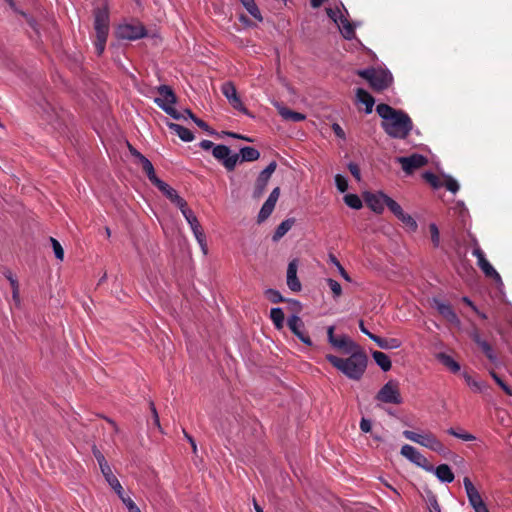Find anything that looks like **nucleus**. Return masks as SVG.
<instances>
[{
	"mask_svg": "<svg viewBox=\"0 0 512 512\" xmlns=\"http://www.w3.org/2000/svg\"><path fill=\"white\" fill-rule=\"evenodd\" d=\"M149 408H150L151 413H152V423H153V425L161 430L159 416H158L157 410H156L153 402H149Z\"/></svg>",
	"mask_w": 512,
	"mask_h": 512,
	"instance_id": "4d7b16f0",
	"label": "nucleus"
},
{
	"mask_svg": "<svg viewBox=\"0 0 512 512\" xmlns=\"http://www.w3.org/2000/svg\"><path fill=\"white\" fill-rule=\"evenodd\" d=\"M386 206L397 218H399L400 216H403L404 211H403L402 207L392 198L389 197V200H388Z\"/></svg>",
	"mask_w": 512,
	"mask_h": 512,
	"instance_id": "49530a36",
	"label": "nucleus"
},
{
	"mask_svg": "<svg viewBox=\"0 0 512 512\" xmlns=\"http://www.w3.org/2000/svg\"><path fill=\"white\" fill-rule=\"evenodd\" d=\"M403 224H405L410 230L415 231L417 229V223L416 221L405 212L403 213V216H400L398 218Z\"/></svg>",
	"mask_w": 512,
	"mask_h": 512,
	"instance_id": "864d4df0",
	"label": "nucleus"
},
{
	"mask_svg": "<svg viewBox=\"0 0 512 512\" xmlns=\"http://www.w3.org/2000/svg\"><path fill=\"white\" fill-rule=\"evenodd\" d=\"M130 156L133 157L134 165H136L142 170V172L147 176V178L152 184L159 180L151 161L147 159L144 155H142L132 145H130Z\"/></svg>",
	"mask_w": 512,
	"mask_h": 512,
	"instance_id": "1a4fd4ad",
	"label": "nucleus"
},
{
	"mask_svg": "<svg viewBox=\"0 0 512 512\" xmlns=\"http://www.w3.org/2000/svg\"><path fill=\"white\" fill-rule=\"evenodd\" d=\"M178 208L181 210L183 216L185 217L186 221L189 223L190 227H193V226L199 224L197 217L195 216L193 211L190 208H188L186 201H185V204L183 207H178Z\"/></svg>",
	"mask_w": 512,
	"mask_h": 512,
	"instance_id": "58836bf2",
	"label": "nucleus"
},
{
	"mask_svg": "<svg viewBox=\"0 0 512 512\" xmlns=\"http://www.w3.org/2000/svg\"><path fill=\"white\" fill-rule=\"evenodd\" d=\"M287 285L293 292L301 290V283L297 277V260L294 259L289 262L287 268Z\"/></svg>",
	"mask_w": 512,
	"mask_h": 512,
	"instance_id": "6ab92c4d",
	"label": "nucleus"
},
{
	"mask_svg": "<svg viewBox=\"0 0 512 512\" xmlns=\"http://www.w3.org/2000/svg\"><path fill=\"white\" fill-rule=\"evenodd\" d=\"M277 164L275 161H272L264 170H262L255 182L253 197L260 198L269 182L271 175L276 170Z\"/></svg>",
	"mask_w": 512,
	"mask_h": 512,
	"instance_id": "f8f14e48",
	"label": "nucleus"
},
{
	"mask_svg": "<svg viewBox=\"0 0 512 512\" xmlns=\"http://www.w3.org/2000/svg\"><path fill=\"white\" fill-rule=\"evenodd\" d=\"M167 126L172 131H174L178 135V137L184 142H191L194 139V134L192 133V131L182 125L173 122H168Z\"/></svg>",
	"mask_w": 512,
	"mask_h": 512,
	"instance_id": "412c9836",
	"label": "nucleus"
},
{
	"mask_svg": "<svg viewBox=\"0 0 512 512\" xmlns=\"http://www.w3.org/2000/svg\"><path fill=\"white\" fill-rule=\"evenodd\" d=\"M221 91L234 109H237L244 114H249L247 108L243 105L237 93L235 85L232 82L223 83Z\"/></svg>",
	"mask_w": 512,
	"mask_h": 512,
	"instance_id": "ddd939ff",
	"label": "nucleus"
},
{
	"mask_svg": "<svg viewBox=\"0 0 512 512\" xmlns=\"http://www.w3.org/2000/svg\"><path fill=\"white\" fill-rule=\"evenodd\" d=\"M435 306L438 313L449 323L454 324L456 326L460 324V320L450 304H445L438 300H435Z\"/></svg>",
	"mask_w": 512,
	"mask_h": 512,
	"instance_id": "a211bd4d",
	"label": "nucleus"
},
{
	"mask_svg": "<svg viewBox=\"0 0 512 512\" xmlns=\"http://www.w3.org/2000/svg\"><path fill=\"white\" fill-rule=\"evenodd\" d=\"M367 206L375 213L381 214L384 211L389 196L383 192L366 193L364 196Z\"/></svg>",
	"mask_w": 512,
	"mask_h": 512,
	"instance_id": "4468645a",
	"label": "nucleus"
},
{
	"mask_svg": "<svg viewBox=\"0 0 512 512\" xmlns=\"http://www.w3.org/2000/svg\"><path fill=\"white\" fill-rule=\"evenodd\" d=\"M278 113L284 120L292 122H301L306 118L304 114L293 111L287 107H279Z\"/></svg>",
	"mask_w": 512,
	"mask_h": 512,
	"instance_id": "cd10ccee",
	"label": "nucleus"
},
{
	"mask_svg": "<svg viewBox=\"0 0 512 512\" xmlns=\"http://www.w3.org/2000/svg\"><path fill=\"white\" fill-rule=\"evenodd\" d=\"M447 433L463 441H473L476 439L474 435L467 432H457L454 428H449Z\"/></svg>",
	"mask_w": 512,
	"mask_h": 512,
	"instance_id": "a18cd8bd",
	"label": "nucleus"
},
{
	"mask_svg": "<svg viewBox=\"0 0 512 512\" xmlns=\"http://www.w3.org/2000/svg\"><path fill=\"white\" fill-rule=\"evenodd\" d=\"M376 112L382 118L381 127L388 136L396 139H405L410 134L413 122L404 111L381 103L377 105Z\"/></svg>",
	"mask_w": 512,
	"mask_h": 512,
	"instance_id": "f257e3e1",
	"label": "nucleus"
},
{
	"mask_svg": "<svg viewBox=\"0 0 512 512\" xmlns=\"http://www.w3.org/2000/svg\"><path fill=\"white\" fill-rule=\"evenodd\" d=\"M477 265L479 266V268L482 270L486 277L492 278L495 281H501V276L486 258L477 261Z\"/></svg>",
	"mask_w": 512,
	"mask_h": 512,
	"instance_id": "393cba45",
	"label": "nucleus"
},
{
	"mask_svg": "<svg viewBox=\"0 0 512 512\" xmlns=\"http://www.w3.org/2000/svg\"><path fill=\"white\" fill-rule=\"evenodd\" d=\"M93 453H94V456L97 459L100 467H103L104 465H108L107 461L105 460V457L96 447L93 448Z\"/></svg>",
	"mask_w": 512,
	"mask_h": 512,
	"instance_id": "bf43d9fd",
	"label": "nucleus"
},
{
	"mask_svg": "<svg viewBox=\"0 0 512 512\" xmlns=\"http://www.w3.org/2000/svg\"><path fill=\"white\" fill-rule=\"evenodd\" d=\"M463 484H464V487L466 490V494H467L469 503L471 504V506L473 508L484 503L480 493L478 492L476 487L473 485V483L469 477H465L463 479Z\"/></svg>",
	"mask_w": 512,
	"mask_h": 512,
	"instance_id": "aec40b11",
	"label": "nucleus"
},
{
	"mask_svg": "<svg viewBox=\"0 0 512 512\" xmlns=\"http://www.w3.org/2000/svg\"><path fill=\"white\" fill-rule=\"evenodd\" d=\"M50 242L52 244L55 257L62 261L64 258V250H63L61 244L59 243L58 240H56L53 237H50Z\"/></svg>",
	"mask_w": 512,
	"mask_h": 512,
	"instance_id": "3c124183",
	"label": "nucleus"
},
{
	"mask_svg": "<svg viewBox=\"0 0 512 512\" xmlns=\"http://www.w3.org/2000/svg\"><path fill=\"white\" fill-rule=\"evenodd\" d=\"M356 97L359 102L366 106V113H371L373 110V106L375 104V99L373 98V96L370 93H368L365 89L358 88L356 90Z\"/></svg>",
	"mask_w": 512,
	"mask_h": 512,
	"instance_id": "4be33fe9",
	"label": "nucleus"
},
{
	"mask_svg": "<svg viewBox=\"0 0 512 512\" xmlns=\"http://www.w3.org/2000/svg\"><path fill=\"white\" fill-rule=\"evenodd\" d=\"M376 400L386 404H401L403 400L398 382L388 381L376 394Z\"/></svg>",
	"mask_w": 512,
	"mask_h": 512,
	"instance_id": "6e6552de",
	"label": "nucleus"
},
{
	"mask_svg": "<svg viewBox=\"0 0 512 512\" xmlns=\"http://www.w3.org/2000/svg\"><path fill=\"white\" fill-rule=\"evenodd\" d=\"M338 14H340V10L336 9H332V8H328L327 9V15L329 16V18H331L335 23H339V18L340 16L338 17Z\"/></svg>",
	"mask_w": 512,
	"mask_h": 512,
	"instance_id": "e2e57ef3",
	"label": "nucleus"
},
{
	"mask_svg": "<svg viewBox=\"0 0 512 512\" xmlns=\"http://www.w3.org/2000/svg\"><path fill=\"white\" fill-rule=\"evenodd\" d=\"M114 61L121 67H124L122 56H126L127 43L117 42L111 45Z\"/></svg>",
	"mask_w": 512,
	"mask_h": 512,
	"instance_id": "b1692460",
	"label": "nucleus"
},
{
	"mask_svg": "<svg viewBox=\"0 0 512 512\" xmlns=\"http://www.w3.org/2000/svg\"><path fill=\"white\" fill-rule=\"evenodd\" d=\"M248 13L255 19L261 21L262 16L254 0H240Z\"/></svg>",
	"mask_w": 512,
	"mask_h": 512,
	"instance_id": "e433bc0d",
	"label": "nucleus"
},
{
	"mask_svg": "<svg viewBox=\"0 0 512 512\" xmlns=\"http://www.w3.org/2000/svg\"><path fill=\"white\" fill-rule=\"evenodd\" d=\"M423 179L429 183L433 188H439L441 186H443L442 182L440 181V179L438 178L437 175H435L434 173L432 172H425L423 173L422 175Z\"/></svg>",
	"mask_w": 512,
	"mask_h": 512,
	"instance_id": "c03bdc74",
	"label": "nucleus"
},
{
	"mask_svg": "<svg viewBox=\"0 0 512 512\" xmlns=\"http://www.w3.org/2000/svg\"><path fill=\"white\" fill-rule=\"evenodd\" d=\"M344 202L352 209L362 208V201L356 194H347L344 196Z\"/></svg>",
	"mask_w": 512,
	"mask_h": 512,
	"instance_id": "a19ab883",
	"label": "nucleus"
},
{
	"mask_svg": "<svg viewBox=\"0 0 512 512\" xmlns=\"http://www.w3.org/2000/svg\"><path fill=\"white\" fill-rule=\"evenodd\" d=\"M371 428H372L371 421L366 418H362L360 421V429L363 432L368 433L371 431Z\"/></svg>",
	"mask_w": 512,
	"mask_h": 512,
	"instance_id": "052dcab7",
	"label": "nucleus"
},
{
	"mask_svg": "<svg viewBox=\"0 0 512 512\" xmlns=\"http://www.w3.org/2000/svg\"><path fill=\"white\" fill-rule=\"evenodd\" d=\"M230 148L226 145H216L213 147L212 154L213 156L222 162L223 166L228 171H233L236 167L237 162L239 161V154H230Z\"/></svg>",
	"mask_w": 512,
	"mask_h": 512,
	"instance_id": "9d476101",
	"label": "nucleus"
},
{
	"mask_svg": "<svg viewBox=\"0 0 512 512\" xmlns=\"http://www.w3.org/2000/svg\"><path fill=\"white\" fill-rule=\"evenodd\" d=\"M326 360L347 378L359 381L367 368L368 357L363 349L356 350L347 358L337 357L332 354L325 356Z\"/></svg>",
	"mask_w": 512,
	"mask_h": 512,
	"instance_id": "f03ea898",
	"label": "nucleus"
},
{
	"mask_svg": "<svg viewBox=\"0 0 512 512\" xmlns=\"http://www.w3.org/2000/svg\"><path fill=\"white\" fill-rule=\"evenodd\" d=\"M471 337H472V340L478 345V347L481 345V342L485 341L481 338V335H480L478 329H476V328L472 331Z\"/></svg>",
	"mask_w": 512,
	"mask_h": 512,
	"instance_id": "774afa93",
	"label": "nucleus"
},
{
	"mask_svg": "<svg viewBox=\"0 0 512 512\" xmlns=\"http://www.w3.org/2000/svg\"><path fill=\"white\" fill-rule=\"evenodd\" d=\"M110 487L117 493L119 498L123 501L124 504H127V499L123 495V487L121 486L119 480L114 475L113 477H110V479L107 480Z\"/></svg>",
	"mask_w": 512,
	"mask_h": 512,
	"instance_id": "ea45409f",
	"label": "nucleus"
},
{
	"mask_svg": "<svg viewBox=\"0 0 512 512\" xmlns=\"http://www.w3.org/2000/svg\"><path fill=\"white\" fill-rule=\"evenodd\" d=\"M12 296L16 303H19V285L17 281H12Z\"/></svg>",
	"mask_w": 512,
	"mask_h": 512,
	"instance_id": "69168bd1",
	"label": "nucleus"
},
{
	"mask_svg": "<svg viewBox=\"0 0 512 512\" xmlns=\"http://www.w3.org/2000/svg\"><path fill=\"white\" fill-rule=\"evenodd\" d=\"M335 184H336L337 189L342 193L348 189V181L341 174H337L335 176Z\"/></svg>",
	"mask_w": 512,
	"mask_h": 512,
	"instance_id": "5fc2aeb1",
	"label": "nucleus"
},
{
	"mask_svg": "<svg viewBox=\"0 0 512 512\" xmlns=\"http://www.w3.org/2000/svg\"><path fill=\"white\" fill-rule=\"evenodd\" d=\"M6 1L8 2V4L10 5V7H11L15 12L19 13L20 15H22V16L26 19V21H27L28 25H29V26L33 29V31L35 32L37 39H39V38H40V28H39V25H38L37 21H36L33 17H31V16H29L28 14H26L25 12H23V11H19V10L16 8L15 3H14V1H13V0H6Z\"/></svg>",
	"mask_w": 512,
	"mask_h": 512,
	"instance_id": "7c9ffc66",
	"label": "nucleus"
},
{
	"mask_svg": "<svg viewBox=\"0 0 512 512\" xmlns=\"http://www.w3.org/2000/svg\"><path fill=\"white\" fill-rule=\"evenodd\" d=\"M94 29L96 32L95 49L101 55L105 49L109 30V15L106 8H97L94 11Z\"/></svg>",
	"mask_w": 512,
	"mask_h": 512,
	"instance_id": "20e7f679",
	"label": "nucleus"
},
{
	"mask_svg": "<svg viewBox=\"0 0 512 512\" xmlns=\"http://www.w3.org/2000/svg\"><path fill=\"white\" fill-rule=\"evenodd\" d=\"M270 318L276 329L280 330L284 326V312L281 308H272L270 311Z\"/></svg>",
	"mask_w": 512,
	"mask_h": 512,
	"instance_id": "f704fd0d",
	"label": "nucleus"
},
{
	"mask_svg": "<svg viewBox=\"0 0 512 512\" xmlns=\"http://www.w3.org/2000/svg\"><path fill=\"white\" fill-rule=\"evenodd\" d=\"M193 122H194V123H195L199 128H201V129H203V130H205V131H207V132H210V133H211L209 125H208L205 121H203L202 119H200V118L196 117V118L193 120Z\"/></svg>",
	"mask_w": 512,
	"mask_h": 512,
	"instance_id": "338daca9",
	"label": "nucleus"
},
{
	"mask_svg": "<svg viewBox=\"0 0 512 512\" xmlns=\"http://www.w3.org/2000/svg\"><path fill=\"white\" fill-rule=\"evenodd\" d=\"M372 341H374L382 349H397L401 346L400 340L396 338H382L375 335L372 338Z\"/></svg>",
	"mask_w": 512,
	"mask_h": 512,
	"instance_id": "c85d7f7f",
	"label": "nucleus"
},
{
	"mask_svg": "<svg viewBox=\"0 0 512 512\" xmlns=\"http://www.w3.org/2000/svg\"><path fill=\"white\" fill-rule=\"evenodd\" d=\"M327 283H328V286L331 289V291L333 293V296L335 298H338V297H340L342 295V287H341L339 282H337L334 279L329 278L327 280Z\"/></svg>",
	"mask_w": 512,
	"mask_h": 512,
	"instance_id": "603ef678",
	"label": "nucleus"
},
{
	"mask_svg": "<svg viewBox=\"0 0 512 512\" xmlns=\"http://www.w3.org/2000/svg\"><path fill=\"white\" fill-rule=\"evenodd\" d=\"M279 195H280V188L276 187L272 190V192L270 193L267 200L270 201L271 203H273L274 205H276Z\"/></svg>",
	"mask_w": 512,
	"mask_h": 512,
	"instance_id": "680f3d73",
	"label": "nucleus"
},
{
	"mask_svg": "<svg viewBox=\"0 0 512 512\" xmlns=\"http://www.w3.org/2000/svg\"><path fill=\"white\" fill-rule=\"evenodd\" d=\"M436 358L451 372L457 373L460 371V364L457 361H455L450 355L441 352L437 354Z\"/></svg>",
	"mask_w": 512,
	"mask_h": 512,
	"instance_id": "c756f323",
	"label": "nucleus"
},
{
	"mask_svg": "<svg viewBox=\"0 0 512 512\" xmlns=\"http://www.w3.org/2000/svg\"><path fill=\"white\" fill-rule=\"evenodd\" d=\"M435 475L437 478L446 483H451L454 480V473L447 464H440L435 469Z\"/></svg>",
	"mask_w": 512,
	"mask_h": 512,
	"instance_id": "a878e982",
	"label": "nucleus"
},
{
	"mask_svg": "<svg viewBox=\"0 0 512 512\" xmlns=\"http://www.w3.org/2000/svg\"><path fill=\"white\" fill-rule=\"evenodd\" d=\"M403 436L407 440L415 442L439 454H445L446 452L444 444L431 432L418 434L410 430H405L403 431Z\"/></svg>",
	"mask_w": 512,
	"mask_h": 512,
	"instance_id": "423d86ee",
	"label": "nucleus"
},
{
	"mask_svg": "<svg viewBox=\"0 0 512 512\" xmlns=\"http://www.w3.org/2000/svg\"><path fill=\"white\" fill-rule=\"evenodd\" d=\"M348 169H349L350 173L354 176V178L359 181L360 180L359 166L356 163L351 162L348 164Z\"/></svg>",
	"mask_w": 512,
	"mask_h": 512,
	"instance_id": "13d9d810",
	"label": "nucleus"
},
{
	"mask_svg": "<svg viewBox=\"0 0 512 512\" xmlns=\"http://www.w3.org/2000/svg\"><path fill=\"white\" fill-rule=\"evenodd\" d=\"M397 161L407 175L413 174L417 169L424 167L428 163V159L425 156L417 153L408 157H399Z\"/></svg>",
	"mask_w": 512,
	"mask_h": 512,
	"instance_id": "9b49d317",
	"label": "nucleus"
},
{
	"mask_svg": "<svg viewBox=\"0 0 512 512\" xmlns=\"http://www.w3.org/2000/svg\"><path fill=\"white\" fill-rule=\"evenodd\" d=\"M463 377L466 383L476 392L484 393L488 389V385L485 382L473 379L468 373H464Z\"/></svg>",
	"mask_w": 512,
	"mask_h": 512,
	"instance_id": "c9c22d12",
	"label": "nucleus"
},
{
	"mask_svg": "<svg viewBox=\"0 0 512 512\" xmlns=\"http://www.w3.org/2000/svg\"><path fill=\"white\" fill-rule=\"evenodd\" d=\"M156 92L158 96L155 97L154 102L157 106L175 120L182 119L183 115L173 107L177 102V96L173 89L168 85H160L156 88Z\"/></svg>",
	"mask_w": 512,
	"mask_h": 512,
	"instance_id": "39448f33",
	"label": "nucleus"
},
{
	"mask_svg": "<svg viewBox=\"0 0 512 512\" xmlns=\"http://www.w3.org/2000/svg\"><path fill=\"white\" fill-rule=\"evenodd\" d=\"M327 336L328 342L343 354L349 355L355 352L356 350L361 349V347L358 344H356L346 335L336 337L334 334V326H329L327 328Z\"/></svg>",
	"mask_w": 512,
	"mask_h": 512,
	"instance_id": "0eeeda50",
	"label": "nucleus"
},
{
	"mask_svg": "<svg viewBox=\"0 0 512 512\" xmlns=\"http://www.w3.org/2000/svg\"><path fill=\"white\" fill-rule=\"evenodd\" d=\"M274 208L275 205L270 201L266 200L259 211L258 222L261 223L265 221L272 214Z\"/></svg>",
	"mask_w": 512,
	"mask_h": 512,
	"instance_id": "4c0bfd02",
	"label": "nucleus"
},
{
	"mask_svg": "<svg viewBox=\"0 0 512 512\" xmlns=\"http://www.w3.org/2000/svg\"><path fill=\"white\" fill-rule=\"evenodd\" d=\"M442 184H443V186H445V187H446V189H447L448 191H450V192H452V193H454V194H455L456 192H458V190H459V184H458V182H457L454 178H452V177H450V176H446V177H445V180H444V182H442Z\"/></svg>",
	"mask_w": 512,
	"mask_h": 512,
	"instance_id": "09e8293b",
	"label": "nucleus"
},
{
	"mask_svg": "<svg viewBox=\"0 0 512 512\" xmlns=\"http://www.w3.org/2000/svg\"><path fill=\"white\" fill-rule=\"evenodd\" d=\"M153 185L157 187L177 207L184 206L185 200L180 197L177 191L170 187L167 183L159 179Z\"/></svg>",
	"mask_w": 512,
	"mask_h": 512,
	"instance_id": "dca6fc26",
	"label": "nucleus"
},
{
	"mask_svg": "<svg viewBox=\"0 0 512 512\" xmlns=\"http://www.w3.org/2000/svg\"><path fill=\"white\" fill-rule=\"evenodd\" d=\"M117 42H125L128 39V25H120L116 31Z\"/></svg>",
	"mask_w": 512,
	"mask_h": 512,
	"instance_id": "6e6d98bb",
	"label": "nucleus"
},
{
	"mask_svg": "<svg viewBox=\"0 0 512 512\" xmlns=\"http://www.w3.org/2000/svg\"><path fill=\"white\" fill-rule=\"evenodd\" d=\"M192 231H193V234L195 236V238L197 239L198 243L200 244V246L202 247V249L204 250V253H206V250H205V247H206V237H205V234L203 232V229L199 224L191 227Z\"/></svg>",
	"mask_w": 512,
	"mask_h": 512,
	"instance_id": "79ce46f5",
	"label": "nucleus"
},
{
	"mask_svg": "<svg viewBox=\"0 0 512 512\" xmlns=\"http://www.w3.org/2000/svg\"><path fill=\"white\" fill-rule=\"evenodd\" d=\"M429 231L431 234V241L434 247H438L440 244V233L436 224L431 223L429 225Z\"/></svg>",
	"mask_w": 512,
	"mask_h": 512,
	"instance_id": "8fccbe9b",
	"label": "nucleus"
},
{
	"mask_svg": "<svg viewBox=\"0 0 512 512\" xmlns=\"http://www.w3.org/2000/svg\"><path fill=\"white\" fill-rule=\"evenodd\" d=\"M295 220L293 218H288L284 221H282L278 227L276 228L272 240L274 242L279 241L294 225Z\"/></svg>",
	"mask_w": 512,
	"mask_h": 512,
	"instance_id": "bb28decb",
	"label": "nucleus"
},
{
	"mask_svg": "<svg viewBox=\"0 0 512 512\" xmlns=\"http://www.w3.org/2000/svg\"><path fill=\"white\" fill-rule=\"evenodd\" d=\"M332 130H333L334 134H335L337 137H339V138H341V139H344V138H345V132H344V130L341 128V126H340L339 124L334 123V124L332 125Z\"/></svg>",
	"mask_w": 512,
	"mask_h": 512,
	"instance_id": "0e129e2a",
	"label": "nucleus"
},
{
	"mask_svg": "<svg viewBox=\"0 0 512 512\" xmlns=\"http://www.w3.org/2000/svg\"><path fill=\"white\" fill-rule=\"evenodd\" d=\"M479 348L482 350V352L485 354V356L491 362L496 361V355H495L491 345L487 341L481 342V345L479 346Z\"/></svg>",
	"mask_w": 512,
	"mask_h": 512,
	"instance_id": "de8ad7c7",
	"label": "nucleus"
},
{
	"mask_svg": "<svg viewBox=\"0 0 512 512\" xmlns=\"http://www.w3.org/2000/svg\"><path fill=\"white\" fill-rule=\"evenodd\" d=\"M148 36L145 26L137 20H130V41Z\"/></svg>",
	"mask_w": 512,
	"mask_h": 512,
	"instance_id": "5701e85b",
	"label": "nucleus"
},
{
	"mask_svg": "<svg viewBox=\"0 0 512 512\" xmlns=\"http://www.w3.org/2000/svg\"><path fill=\"white\" fill-rule=\"evenodd\" d=\"M357 75L368 81L371 88L377 92L387 89L393 81L392 74L384 69L368 68L358 70Z\"/></svg>",
	"mask_w": 512,
	"mask_h": 512,
	"instance_id": "7ed1b4c3",
	"label": "nucleus"
},
{
	"mask_svg": "<svg viewBox=\"0 0 512 512\" xmlns=\"http://www.w3.org/2000/svg\"><path fill=\"white\" fill-rule=\"evenodd\" d=\"M265 297L272 303H280L285 302L286 300L281 295V293L278 290L275 289H267L265 292Z\"/></svg>",
	"mask_w": 512,
	"mask_h": 512,
	"instance_id": "37998d69",
	"label": "nucleus"
},
{
	"mask_svg": "<svg viewBox=\"0 0 512 512\" xmlns=\"http://www.w3.org/2000/svg\"><path fill=\"white\" fill-rule=\"evenodd\" d=\"M287 325L292 333L304 344L312 346L311 338L303 332L304 323L302 319L297 315H292L288 318Z\"/></svg>",
	"mask_w": 512,
	"mask_h": 512,
	"instance_id": "2eb2a0df",
	"label": "nucleus"
},
{
	"mask_svg": "<svg viewBox=\"0 0 512 512\" xmlns=\"http://www.w3.org/2000/svg\"><path fill=\"white\" fill-rule=\"evenodd\" d=\"M372 357L376 364L385 372L389 371L392 367V363L388 355L381 351H374Z\"/></svg>",
	"mask_w": 512,
	"mask_h": 512,
	"instance_id": "2f4dec72",
	"label": "nucleus"
},
{
	"mask_svg": "<svg viewBox=\"0 0 512 512\" xmlns=\"http://www.w3.org/2000/svg\"><path fill=\"white\" fill-rule=\"evenodd\" d=\"M241 161L252 162L260 157V153L254 147L246 146L240 149Z\"/></svg>",
	"mask_w": 512,
	"mask_h": 512,
	"instance_id": "473e14b6",
	"label": "nucleus"
},
{
	"mask_svg": "<svg viewBox=\"0 0 512 512\" xmlns=\"http://www.w3.org/2000/svg\"><path fill=\"white\" fill-rule=\"evenodd\" d=\"M341 24V34L347 40H351L355 36V29L353 25L342 15L339 18Z\"/></svg>",
	"mask_w": 512,
	"mask_h": 512,
	"instance_id": "72a5a7b5",
	"label": "nucleus"
},
{
	"mask_svg": "<svg viewBox=\"0 0 512 512\" xmlns=\"http://www.w3.org/2000/svg\"><path fill=\"white\" fill-rule=\"evenodd\" d=\"M401 455L416 464L417 466L425 468L427 463V459L423 456L419 451H417L413 446L405 444L401 448Z\"/></svg>",
	"mask_w": 512,
	"mask_h": 512,
	"instance_id": "f3484780",
	"label": "nucleus"
}]
</instances>
